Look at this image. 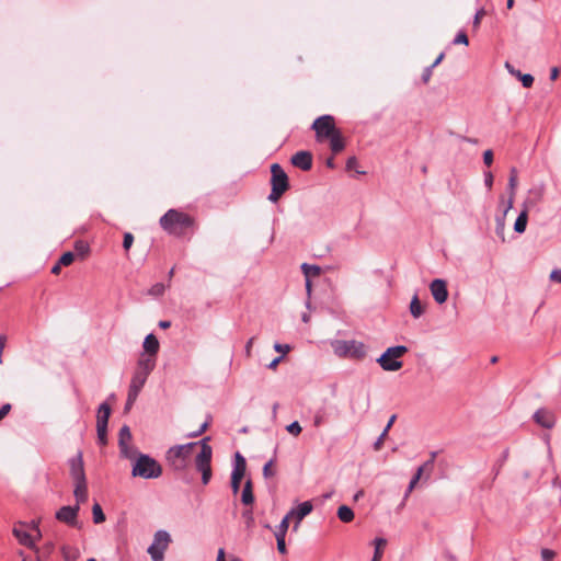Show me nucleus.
Wrapping results in <instances>:
<instances>
[{
	"mask_svg": "<svg viewBox=\"0 0 561 561\" xmlns=\"http://www.w3.org/2000/svg\"><path fill=\"white\" fill-rule=\"evenodd\" d=\"M396 420V415H392L387 424V426L385 427V430L382 431V433L380 434V436L377 438V440L375 442L374 444V447L376 450H379L383 444V440L388 434V431L390 430V427L392 426L393 422Z\"/></svg>",
	"mask_w": 561,
	"mask_h": 561,
	"instance_id": "obj_35",
	"label": "nucleus"
},
{
	"mask_svg": "<svg viewBox=\"0 0 561 561\" xmlns=\"http://www.w3.org/2000/svg\"><path fill=\"white\" fill-rule=\"evenodd\" d=\"M556 557V552L553 550L543 548L541 550V558L542 561H552V559Z\"/></svg>",
	"mask_w": 561,
	"mask_h": 561,
	"instance_id": "obj_48",
	"label": "nucleus"
},
{
	"mask_svg": "<svg viewBox=\"0 0 561 561\" xmlns=\"http://www.w3.org/2000/svg\"><path fill=\"white\" fill-rule=\"evenodd\" d=\"M301 270L306 276V278H310L311 276H319L321 274V267L318 265H310L304 263L301 265Z\"/></svg>",
	"mask_w": 561,
	"mask_h": 561,
	"instance_id": "obj_36",
	"label": "nucleus"
},
{
	"mask_svg": "<svg viewBox=\"0 0 561 561\" xmlns=\"http://www.w3.org/2000/svg\"><path fill=\"white\" fill-rule=\"evenodd\" d=\"M27 525H28V529L31 528L32 530H34V531L36 533L35 538H36V539H39V538H41V530H39V528H38L37 523L32 522L31 524H27Z\"/></svg>",
	"mask_w": 561,
	"mask_h": 561,
	"instance_id": "obj_60",
	"label": "nucleus"
},
{
	"mask_svg": "<svg viewBox=\"0 0 561 561\" xmlns=\"http://www.w3.org/2000/svg\"><path fill=\"white\" fill-rule=\"evenodd\" d=\"M164 285L161 283H157L150 288L149 294L152 296H161L164 293Z\"/></svg>",
	"mask_w": 561,
	"mask_h": 561,
	"instance_id": "obj_44",
	"label": "nucleus"
},
{
	"mask_svg": "<svg viewBox=\"0 0 561 561\" xmlns=\"http://www.w3.org/2000/svg\"><path fill=\"white\" fill-rule=\"evenodd\" d=\"M216 561H226L225 550L222 548H220L218 550V554H217V560Z\"/></svg>",
	"mask_w": 561,
	"mask_h": 561,
	"instance_id": "obj_64",
	"label": "nucleus"
},
{
	"mask_svg": "<svg viewBox=\"0 0 561 561\" xmlns=\"http://www.w3.org/2000/svg\"><path fill=\"white\" fill-rule=\"evenodd\" d=\"M98 440L101 445H106L107 443V427L106 426H96Z\"/></svg>",
	"mask_w": 561,
	"mask_h": 561,
	"instance_id": "obj_40",
	"label": "nucleus"
},
{
	"mask_svg": "<svg viewBox=\"0 0 561 561\" xmlns=\"http://www.w3.org/2000/svg\"><path fill=\"white\" fill-rule=\"evenodd\" d=\"M147 378H148V376L135 371V374L131 378V381H130L128 392H131L133 394H139L144 385L146 383Z\"/></svg>",
	"mask_w": 561,
	"mask_h": 561,
	"instance_id": "obj_23",
	"label": "nucleus"
},
{
	"mask_svg": "<svg viewBox=\"0 0 561 561\" xmlns=\"http://www.w3.org/2000/svg\"><path fill=\"white\" fill-rule=\"evenodd\" d=\"M506 69L513 76H516L524 88H530L534 83V77L530 73H522L519 70H516L510 62L505 64Z\"/></svg>",
	"mask_w": 561,
	"mask_h": 561,
	"instance_id": "obj_22",
	"label": "nucleus"
},
{
	"mask_svg": "<svg viewBox=\"0 0 561 561\" xmlns=\"http://www.w3.org/2000/svg\"><path fill=\"white\" fill-rule=\"evenodd\" d=\"M331 345L334 354L341 358L362 360L367 355V346L360 341L335 340Z\"/></svg>",
	"mask_w": 561,
	"mask_h": 561,
	"instance_id": "obj_3",
	"label": "nucleus"
},
{
	"mask_svg": "<svg viewBox=\"0 0 561 561\" xmlns=\"http://www.w3.org/2000/svg\"><path fill=\"white\" fill-rule=\"evenodd\" d=\"M534 421L543 428H552L556 425V415L552 411L541 408L534 413Z\"/></svg>",
	"mask_w": 561,
	"mask_h": 561,
	"instance_id": "obj_15",
	"label": "nucleus"
},
{
	"mask_svg": "<svg viewBox=\"0 0 561 561\" xmlns=\"http://www.w3.org/2000/svg\"><path fill=\"white\" fill-rule=\"evenodd\" d=\"M236 462L234 468L231 473V489L233 493H238L240 489V483L242 478L244 477L247 462L240 453H236Z\"/></svg>",
	"mask_w": 561,
	"mask_h": 561,
	"instance_id": "obj_12",
	"label": "nucleus"
},
{
	"mask_svg": "<svg viewBox=\"0 0 561 561\" xmlns=\"http://www.w3.org/2000/svg\"><path fill=\"white\" fill-rule=\"evenodd\" d=\"M137 397H138V394H133L131 392H128L127 401H126V404H125V411H129L131 409V407L135 403Z\"/></svg>",
	"mask_w": 561,
	"mask_h": 561,
	"instance_id": "obj_52",
	"label": "nucleus"
},
{
	"mask_svg": "<svg viewBox=\"0 0 561 561\" xmlns=\"http://www.w3.org/2000/svg\"><path fill=\"white\" fill-rule=\"evenodd\" d=\"M407 352H408V347L404 345L389 347L377 359V363L386 371H397L402 367L403 363L400 360V358Z\"/></svg>",
	"mask_w": 561,
	"mask_h": 561,
	"instance_id": "obj_6",
	"label": "nucleus"
},
{
	"mask_svg": "<svg viewBox=\"0 0 561 561\" xmlns=\"http://www.w3.org/2000/svg\"><path fill=\"white\" fill-rule=\"evenodd\" d=\"M274 463V460L271 459L268 462L265 463V466L263 467V476L265 478H271L275 474V472L272 470V466Z\"/></svg>",
	"mask_w": 561,
	"mask_h": 561,
	"instance_id": "obj_46",
	"label": "nucleus"
},
{
	"mask_svg": "<svg viewBox=\"0 0 561 561\" xmlns=\"http://www.w3.org/2000/svg\"><path fill=\"white\" fill-rule=\"evenodd\" d=\"M79 510L80 506L78 504L75 506H62L57 511L56 518L69 526H76Z\"/></svg>",
	"mask_w": 561,
	"mask_h": 561,
	"instance_id": "obj_14",
	"label": "nucleus"
},
{
	"mask_svg": "<svg viewBox=\"0 0 561 561\" xmlns=\"http://www.w3.org/2000/svg\"><path fill=\"white\" fill-rule=\"evenodd\" d=\"M134 243V236L130 232L124 234L123 248L128 251Z\"/></svg>",
	"mask_w": 561,
	"mask_h": 561,
	"instance_id": "obj_45",
	"label": "nucleus"
},
{
	"mask_svg": "<svg viewBox=\"0 0 561 561\" xmlns=\"http://www.w3.org/2000/svg\"><path fill=\"white\" fill-rule=\"evenodd\" d=\"M11 408L12 407L10 403H5L0 408V421L3 420L9 414Z\"/></svg>",
	"mask_w": 561,
	"mask_h": 561,
	"instance_id": "obj_55",
	"label": "nucleus"
},
{
	"mask_svg": "<svg viewBox=\"0 0 561 561\" xmlns=\"http://www.w3.org/2000/svg\"><path fill=\"white\" fill-rule=\"evenodd\" d=\"M208 440L209 437H205L199 442L201 451L195 459L196 469L202 472L203 484H207L211 478L210 460L213 456V449L207 444Z\"/></svg>",
	"mask_w": 561,
	"mask_h": 561,
	"instance_id": "obj_7",
	"label": "nucleus"
},
{
	"mask_svg": "<svg viewBox=\"0 0 561 561\" xmlns=\"http://www.w3.org/2000/svg\"><path fill=\"white\" fill-rule=\"evenodd\" d=\"M516 187H517V170L515 168H512L510 179H508L510 199H508V204H507V207H506L504 214H506L513 207V199L515 196Z\"/></svg>",
	"mask_w": 561,
	"mask_h": 561,
	"instance_id": "obj_24",
	"label": "nucleus"
},
{
	"mask_svg": "<svg viewBox=\"0 0 561 561\" xmlns=\"http://www.w3.org/2000/svg\"><path fill=\"white\" fill-rule=\"evenodd\" d=\"M271 173L272 190L268 195V199L275 203L288 190L289 182L287 174L278 163H274L271 165Z\"/></svg>",
	"mask_w": 561,
	"mask_h": 561,
	"instance_id": "obj_5",
	"label": "nucleus"
},
{
	"mask_svg": "<svg viewBox=\"0 0 561 561\" xmlns=\"http://www.w3.org/2000/svg\"><path fill=\"white\" fill-rule=\"evenodd\" d=\"M160 344L158 339L152 334H148L144 341V350L148 355L156 356L159 351Z\"/></svg>",
	"mask_w": 561,
	"mask_h": 561,
	"instance_id": "obj_25",
	"label": "nucleus"
},
{
	"mask_svg": "<svg viewBox=\"0 0 561 561\" xmlns=\"http://www.w3.org/2000/svg\"><path fill=\"white\" fill-rule=\"evenodd\" d=\"M110 415H111L110 405L106 402L102 403L98 410L96 426H106L107 427Z\"/></svg>",
	"mask_w": 561,
	"mask_h": 561,
	"instance_id": "obj_27",
	"label": "nucleus"
},
{
	"mask_svg": "<svg viewBox=\"0 0 561 561\" xmlns=\"http://www.w3.org/2000/svg\"><path fill=\"white\" fill-rule=\"evenodd\" d=\"M12 533L21 545L30 549H35L36 538L28 531V525L26 523H16L13 527Z\"/></svg>",
	"mask_w": 561,
	"mask_h": 561,
	"instance_id": "obj_11",
	"label": "nucleus"
},
{
	"mask_svg": "<svg viewBox=\"0 0 561 561\" xmlns=\"http://www.w3.org/2000/svg\"><path fill=\"white\" fill-rule=\"evenodd\" d=\"M427 469H432V461H426L424 465L417 468L416 473L409 483L405 496H408L412 492V490L415 488L416 483L421 479L423 472Z\"/></svg>",
	"mask_w": 561,
	"mask_h": 561,
	"instance_id": "obj_28",
	"label": "nucleus"
},
{
	"mask_svg": "<svg viewBox=\"0 0 561 561\" xmlns=\"http://www.w3.org/2000/svg\"><path fill=\"white\" fill-rule=\"evenodd\" d=\"M484 183L485 186L491 190L493 185V174L491 172L484 173Z\"/></svg>",
	"mask_w": 561,
	"mask_h": 561,
	"instance_id": "obj_56",
	"label": "nucleus"
},
{
	"mask_svg": "<svg viewBox=\"0 0 561 561\" xmlns=\"http://www.w3.org/2000/svg\"><path fill=\"white\" fill-rule=\"evenodd\" d=\"M73 494H75L78 505L80 503H83L87 501V499H88L87 480L75 482Z\"/></svg>",
	"mask_w": 561,
	"mask_h": 561,
	"instance_id": "obj_26",
	"label": "nucleus"
},
{
	"mask_svg": "<svg viewBox=\"0 0 561 561\" xmlns=\"http://www.w3.org/2000/svg\"><path fill=\"white\" fill-rule=\"evenodd\" d=\"M312 511V504L309 501H306L298 505L297 508H293L288 512L289 516L296 518V524L294 529L297 530L300 522Z\"/></svg>",
	"mask_w": 561,
	"mask_h": 561,
	"instance_id": "obj_19",
	"label": "nucleus"
},
{
	"mask_svg": "<svg viewBox=\"0 0 561 561\" xmlns=\"http://www.w3.org/2000/svg\"><path fill=\"white\" fill-rule=\"evenodd\" d=\"M75 261V254L72 252H65L58 260L59 265L69 266Z\"/></svg>",
	"mask_w": 561,
	"mask_h": 561,
	"instance_id": "obj_41",
	"label": "nucleus"
},
{
	"mask_svg": "<svg viewBox=\"0 0 561 561\" xmlns=\"http://www.w3.org/2000/svg\"><path fill=\"white\" fill-rule=\"evenodd\" d=\"M274 350L276 352H279L282 353L283 355L287 354L289 351H290V346L288 344H279V343H276L274 345Z\"/></svg>",
	"mask_w": 561,
	"mask_h": 561,
	"instance_id": "obj_53",
	"label": "nucleus"
},
{
	"mask_svg": "<svg viewBox=\"0 0 561 561\" xmlns=\"http://www.w3.org/2000/svg\"><path fill=\"white\" fill-rule=\"evenodd\" d=\"M370 408V396L368 392L356 393L351 401V410L354 414H365Z\"/></svg>",
	"mask_w": 561,
	"mask_h": 561,
	"instance_id": "obj_13",
	"label": "nucleus"
},
{
	"mask_svg": "<svg viewBox=\"0 0 561 561\" xmlns=\"http://www.w3.org/2000/svg\"><path fill=\"white\" fill-rule=\"evenodd\" d=\"M198 443H188L184 445H176L167 451V460L170 466L178 471L184 470L191 456L193 447Z\"/></svg>",
	"mask_w": 561,
	"mask_h": 561,
	"instance_id": "obj_4",
	"label": "nucleus"
},
{
	"mask_svg": "<svg viewBox=\"0 0 561 561\" xmlns=\"http://www.w3.org/2000/svg\"><path fill=\"white\" fill-rule=\"evenodd\" d=\"M159 224L169 234L181 237L193 229L194 218L184 211L169 209L160 218Z\"/></svg>",
	"mask_w": 561,
	"mask_h": 561,
	"instance_id": "obj_1",
	"label": "nucleus"
},
{
	"mask_svg": "<svg viewBox=\"0 0 561 561\" xmlns=\"http://www.w3.org/2000/svg\"><path fill=\"white\" fill-rule=\"evenodd\" d=\"M337 517L343 523H351L354 519V512L346 505H341L337 508Z\"/></svg>",
	"mask_w": 561,
	"mask_h": 561,
	"instance_id": "obj_32",
	"label": "nucleus"
},
{
	"mask_svg": "<svg viewBox=\"0 0 561 561\" xmlns=\"http://www.w3.org/2000/svg\"><path fill=\"white\" fill-rule=\"evenodd\" d=\"M543 187H535L529 190L527 198L523 203V208L529 211V209L534 208L538 203L542 201L543 197Z\"/></svg>",
	"mask_w": 561,
	"mask_h": 561,
	"instance_id": "obj_20",
	"label": "nucleus"
},
{
	"mask_svg": "<svg viewBox=\"0 0 561 561\" xmlns=\"http://www.w3.org/2000/svg\"><path fill=\"white\" fill-rule=\"evenodd\" d=\"M312 129L316 131L318 141H323L340 131L335 128L334 118L330 115L318 117L312 124Z\"/></svg>",
	"mask_w": 561,
	"mask_h": 561,
	"instance_id": "obj_8",
	"label": "nucleus"
},
{
	"mask_svg": "<svg viewBox=\"0 0 561 561\" xmlns=\"http://www.w3.org/2000/svg\"><path fill=\"white\" fill-rule=\"evenodd\" d=\"M69 465H70V474H71L73 482L87 480L81 453H78V455L76 457L70 459Z\"/></svg>",
	"mask_w": 561,
	"mask_h": 561,
	"instance_id": "obj_17",
	"label": "nucleus"
},
{
	"mask_svg": "<svg viewBox=\"0 0 561 561\" xmlns=\"http://www.w3.org/2000/svg\"><path fill=\"white\" fill-rule=\"evenodd\" d=\"M242 516H243V518L245 519L248 527H250V526L252 525V523H253V514H252V511H245V512H243Z\"/></svg>",
	"mask_w": 561,
	"mask_h": 561,
	"instance_id": "obj_57",
	"label": "nucleus"
},
{
	"mask_svg": "<svg viewBox=\"0 0 561 561\" xmlns=\"http://www.w3.org/2000/svg\"><path fill=\"white\" fill-rule=\"evenodd\" d=\"M527 221H528V210L523 208V210L520 211V214L516 218V221L514 224V230L517 233H523L526 230Z\"/></svg>",
	"mask_w": 561,
	"mask_h": 561,
	"instance_id": "obj_30",
	"label": "nucleus"
},
{
	"mask_svg": "<svg viewBox=\"0 0 561 561\" xmlns=\"http://www.w3.org/2000/svg\"><path fill=\"white\" fill-rule=\"evenodd\" d=\"M432 70H433V67L428 66L424 69L423 73H422V80L424 82H427L432 76Z\"/></svg>",
	"mask_w": 561,
	"mask_h": 561,
	"instance_id": "obj_58",
	"label": "nucleus"
},
{
	"mask_svg": "<svg viewBox=\"0 0 561 561\" xmlns=\"http://www.w3.org/2000/svg\"><path fill=\"white\" fill-rule=\"evenodd\" d=\"M328 139L330 140L331 150L334 153H339L345 148V142L340 131Z\"/></svg>",
	"mask_w": 561,
	"mask_h": 561,
	"instance_id": "obj_29",
	"label": "nucleus"
},
{
	"mask_svg": "<svg viewBox=\"0 0 561 561\" xmlns=\"http://www.w3.org/2000/svg\"><path fill=\"white\" fill-rule=\"evenodd\" d=\"M75 250L81 257H84L90 252V247L87 242L79 240L75 243Z\"/></svg>",
	"mask_w": 561,
	"mask_h": 561,
	"instance_id": "obj_39",
	"label": "nucleus"
},
{
	"mask_svg": "<svg viewBox=\"0 0 561 561\" xmlns=\"http://www.w3.org/2000/svg\"><path fill=\"white\" fill-rule=\"evenodd\" d=\"M171 541L170 535L164 530H158L154 534L153 541L148 548L152 561H162L164 558V551L167 550Z\"/></svg>",
	"mask_w": 561,
	"mask_h": 561,
	"instance_id": "obj_9",
	"label": "nucleus"
},
{
	"mask_svg": "<svg viewBox=\"0 0 561 561\" xmlns=\"http://www.w3.org/2000/svg\"><path fill=\"white\" fill-rule=\"evenodd\" d=\"M276 541H277L278 552L282 554H286L287 549H286L285 537H276Z\"/></svg>",
	"mask_w": 561,
	"mask_h": 561,
	"instance_id": "obj_50",
	"label": "nucleus"
},
{
	"mask_svg": "<svg viewBox=\"0 0 561 561\" xmlns=\"http://www.w3.org/2000/svg\"><path fill=\"white\" fill-rule=\"evenodd\" d=\"M286 430L289 434H291L294 436H298L302 431L300 424L297 421L287 425Z\"/></svg>",
	"mask_w": 561,
	"mask_h": 561,
	"instance_id": "obj_42",
	"label": "nucleus"
},
{
	"mask_svg": "<svg viewBox=\"0 0 561 561\" xmlns=\"http://www.w3.org/2000/svg\"><path fill=\"white\" fill-rule=\"evenodd\" d=\"M290 518L291 517L287 513L285 515V517L282 519L280 524L278 525V527H277V529L275 531V537H285L286 536V533H287L288 527H289Z\"/></svg>",
	"mask_w": 561,
	"mask_h": 561,
	"instance_id": "obj_37",
	"label": "nucleus"
},
{
	"mask_svg": "<svg viewBox=\"0 0 561 561\" xmlns=\"http://www.w3.org/2000/svg\"><path fill=\"white\" fill-rule=\"evenodd\" d=\"M484 14H485L484 9H480V10H478V11L476 12L474 18H473V26H476V27H477V26H479L480 21H481L482 16H483Z\"/></svg>",
	"mask_w": 561,
	"mask_h": 561,
	"instance_id": "obj_54",
	"label": "nucleus"
},
{
	"mask_svg": "<svg viewBox=\"0 0 561 561\" xmlns=\"http://www.w3.org/2000/svg\"><path fill=\"white\" fill-rule=\"evenodd\" d=\"M282 359H283V355L279 357H276L275 359H273L271 362V364L268 365V368L275 369Z\"/></svg>",
	"mask_w": 561,
	"mask_h": 561,
	"instance_id": "obj_61",
	"label": "nucleus"
},
{
	"mask_svg": "<svg viewBox=\"0 0 561 561\" xmlns=\"http://www.w3.org/2000/svg\"><path fill=\"white\" fill-rule=\"evenodd\" d=\"M131 432L127 425L122 426L118 434L119 454L123 458L134 459L137 456V449L131 444Z\"/></svg>",
	"mask_w": 561,
	"mask_h": 561,
	"instance_id": "obj_10",
	"label": "nucleus"
},
{
	"mask_svg": "<svg viewBox=\"0 0 561 561\" xmlns=\"http://www.w3.org/2000/svg\"><path fill=\"white\" fill-rule=\"evenodd\" d=\"M375 552L371 561H380L382 557V549L387 545V540L385 538H376L374 540Z\"/></svg>",
	"mask_w": 561,
	"mask_h": 561,
	"instance_id": "obj_34",
	"label": "nucleus"
},
{
	"mask_svg": "<svg viewBox=\"0 0 561 561\" xmlns=\"http://www.w3.org/2000/svg\"><path fill=\"white\" fill-rule=\"evenodd\" d=\"M357 165V159L355 157H350L346 161V169L353 170Z\"/></svg>",
	"mask_w": 561,
	"mask_h": 561,
	"instance_id": "obj_59",
	"label": "nucleus"
},
{
	"mask_svg": "<svg viewBox=\"0 0 561 561\" xmlns=\"http://www.w3.org/2000/svg\"><path fill=\"white\" fill-rule=\"evenodd\" d=\"M208 425H209V422L205 421L197 431L188 433L187 437H197V436L202 435L207 430Z\"/></svg>",
	"mask_w": 561,
	"mask_h": 561,
	"instance_id": "obj_47",
	"label": "nucleus"
},
{
	"mask_svg": "<svg viewBox=\"0 0 561 561\" xmlns=\"http://www.w3.org/2000/svg\"><path fill=\"white\" fill-rule=\"evenodd\" d=\"M133 460V477L157 479L162 474V467L160 463L148 455L137 453V456Z\"/></svg>",
	"mask_w": 561,
	"mask_h": 561,
	"instance_id": "obj_2",
	"label": "nucleus"
},
{
	"mask_svg": "<svg viewBox=\"0 0 561 561\" xmlns=\"http://www.w3.org/2000/svg\"><path fill=\"white\" fill-rule=\"evenodd\" d=\"M253 342H254V337H251L248 342H247V345H245V352L248 355L251 354V348H252V345H253Z\"/></svg>",
	"mask_w": 561,
	"mask_h": 561,
	"instance_id": "obj_62",
	"label": "nucleus"
},
{
	"mask_svg": "<svg viewBox=\"0 0 561 561\" xmlns=\"http://www.w3.org/2000/svg\"><path fill=\"white\" fill-rule=\"evenodd\" d=\"M444 53H440L438 57L434 60V62L431 65V67L435 68L440 61L444 59Z\"/></svg>",
	"mask_w": 561,
	"mask_h": 561,
	"instance_id": "obj_63",
	"label": "nucleus"
},
{
	"mask_svg": "<svg viewBox=\"0 0 561 561\" xmlns=\"http://www.w3.org/2000/svg\"><path fill=\"white\" fill-rule=\"evenodd\" d=\"M410 312L415 319L420 318L424 312V308L421 305L417 295H414L410 302Z\"/></svg>",
	"mask_w": 561,
	"mask_h": 561,
	"instance_id": "obj_33",
	"label": "nucleus"
},
{
	"mask_svg": "<svg viewBox=\"0 0 561 561\" xmlns=\"http://www.w3.org/2000/svg\"><path fill=\"white\" fill-rule=\"evenodd\" d=\"M430 289L432 293L433 298L437 304H444L448 298V290H447V284L443 279H434L431 285Z\"/></svg>",
	"mask_w": 561,
	"mask_h": 561,
	"instance_id": "obj_16",
	"label": "nucleus"
},
{
	"mask_svg": "<svg viewBox=\"0 0 561 561\" xmlns=\"http://www.w3.org/2000/svg\"><path fill=\"white\" fill-rule=\"evenodd\" d=\"M483 162L485 165L490 167L493 162V151L488 149L483 152Z\"/></svg>",
	"mask_w": 561,
	"mask_h": 561,
	"instance_id": "obj_51",
	"label": "nucleus"
},
{
	"mask_svg": "<svg viewBox=\"0 0 561 561\" xmlns=\"http://www.w3.org/2000/svg\"><path fill=\"white\" fill-rule=\"evenodd\" d=\"M92 515H93V522L95 524H101L105 520V515H104L102 507L99 503H95L92 506Z\"/></svg>",
	"mask_w": 561,
	"mask_h": 561,
	"instance_id": "obj_38",
	"label": "nucleus"
},
{
	"mask_svg": "<svg viewBox=\"0 0 561 561\" xmlns=\"http://www.w3.org/2000/svg\"><path fill=\"white\" fill-rule=\"evenodd\" d=\"M549 279L553 283L561 284V268H556L551 271Z\"/></svg>",
	"mask_w": 561,
	"mask_h": 561,
	"instance_id": "obj_49",
	"label": "nucleus"
},
{
	"mask_svg": "<svg viewBox=\"0 0 561 561\" xmlns=\"http://www.w3.org/2000/svg\"><path fill=\"white\" fill-rule=\"evenodd\" d=\"M291 163L302 171L312 168V154L309 151H298L291 157Z\"/></svg>",
	"mask_w": 561,
	"mask_h": 561,
	"instance_id": "obj_18",
	"label": "nucleus"
},
{
	"mask_svg": "<svg viewBox=\"0 0 561 561\" xmlns=\"http://www.w3.org/2000/svg\"><path fill=\"white\" fill-rule=\"evenodd\" d=\"M156 366V359H154V356H151V355H148V356H145V355H141L139 360H138V364H137V369L136 371L137 373H140V374H144L146 376H149L150 373L153 370Z\"/></svg>",
	"mask_w": 561,
	"mask_h": 561,
	"instance_id": "obj_21",
	"label": "nucleus"
},
{
	"mask_svg": "<svg viewBox=\"0 0 561 561\" xmlns=\"http://www.w3.org/2000/svg\"><path fill=\"white\" fill-rule=\"evenodd\" d=\"M241 501L244 505H250L254 501L251 480H248L243 486Z\"/></svg>",
	"mask_w": 561,
	"mask_h": 561,
	"instance_id": "obj_31",
	"label": "nucleus"
},
{
	"mask_svg": "<svg viewBox=\"0 0 561 561\" xmlns=\"http://www.w3.org/2000/svg\"><path fill=\"white\" fill-rule=\"evenodd\" d=\"M468 43H469L468 36H467V34L463 31H460L455 36V38L453 41V44H455V45H458V44L468 45Z\"/></svg>",
	"mask_w": 561,
	"mask_h": 561,
	"instance_id": "obj_43",
	"label": "nucleus"
}]
</instances>
